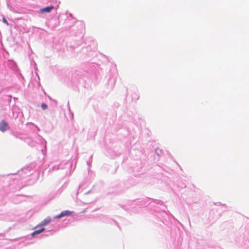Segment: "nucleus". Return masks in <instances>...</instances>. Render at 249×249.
Masks as SVG:
<instances>
[{
	"mask_svg": "<svg viewBox=\"0 0 249 249\" xmlns=\"http://www.w3.org/2000/svg\"><path fill=\"white\" fill-rule=\"evenodd\" d=\"M9 129V127L7 123L4 121H2L0 123V130L4 132Z\"/></svg>",
	"mask_w": 249,
	"mask_h": 249,
	"instance_id": "f257e3e1",
	"label": "nucleus"
},
{
	"mask_svg": "<svg viewBox=\"0 0 249 249\" xmlns=\"http://www.w3.org/2000/svg\"><path fill=\"white\" fill-rule=\"evenodd\" d=\"M2 21L3 23H5L7 25H9V23L5 18H2Z\"/></svg>",
	"mask_w": 249,
	"mask_h": 249,
	"instance_id": "0eeeda50",
	"label": "nucleus"
},
{
	"mask_svg": "<svg viewBox=\"0 0 249 249\" xmlns=\"http://www.w3.org/2000/svg\"><path fill=\"white\" fill-rule=\"evenodd\" d=\"M47 105L45 103H42L41 104V107L43 110L46 109L47 108Z\"/></svg>",
	"mask_w": 249,
	"mask_h": 249,
	"instance_id": "423d86ee",
	"label": "nucleus"
},
{
	"mask_svg": "<svg viewBox=\"0 0 249 249\" xmlns=\"http://www.w3.org/2000/svg\"><path fill=\"white\" fill-rule=\"evenodd\" d=\"M51 221V219L50 218H47L46 219H45L44 220H43L40 225L41 226H45V225H47L48 224H49Z\"/></svg>",
	"mask_w": 249,
	"mask_h": 249,
	"instance_id": "39448f33",
	"label": "nucleus"
},
{
	"mask_svg": "<svg viewBox=\"0 0 249 249\" xmlns=\"http://www.w3.org/2000/svg\"><path fill=\"white\" fill-rule=\"evenodd\" d=\"M45 231V228H42L40 230H36L32 233V236H34L35 235L39 234Z\"/></svg>",
	"mask_w": 249,
	"mask_h": 249,
	"instance_id": "20e7f679",
	"label": "nucleus"
},
{
	"mask_svg": "<svg viewBox=\"0 0 249 249\" xmlns=\"http://www.w3.org/2000/svg\"><path fill=\"white\" fill-rule=\"evenodd\" d=\"M71 214V212L69 211H63L61 213L57 216V218H59L65 216L69 215Z\"/></svg>",
	"mask_w": 249,
	"mask_h": 249,
	"instance_id": "7ed1b4c3",
	"label": "nucleus"
},
{
	"mask_svg": "<svg viewBox=\"0 0 249 249\" xmlns=\"http://www.w3.org/2000/svg\"><path fill=\"white\" fill-rule=\"evenodd\" d=\"M54 8L53 6L46 7L45 8H42L40 10V12L42 13H49Z\"/></svg>",
	"mask_w": 249,
	"mask_h": 249,
	"instance_id": "f03ea898",
	"label": "nucleus"
}]
</instances>
